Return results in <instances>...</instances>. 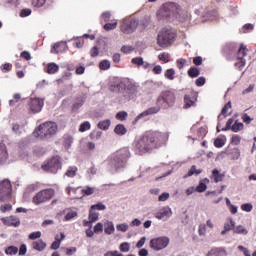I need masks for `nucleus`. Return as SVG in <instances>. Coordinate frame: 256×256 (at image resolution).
<instances>
[{"instance_id":"1","label":"nucleus","mask_w":256,"mask_h":256,"mask_svg":"<svg viewBox=\"0 0 256 256\" xmlns=\"http://www.w3.org/2000/svg\"><path fill=\"white\" fill-rule=\"evenodd\" d=\"M167 141H169V132H148L134 140L132 149L136 155H145L151 153L153 149L167 145Z\"/></svg>"},{"instance_id":"2","label":"nucleus","mask_w":256,"mask_h":256,"mask_svg":"<svg viewBox=\"0 0 256 256\" xmlns=\"http://www.w3.org/2000/svg\"><path fill=\"white\" fill-rule=\"evenodd\" d=\"M158 19H178L181 23L187 21V14L174 2H166L157 12Z\"/></svg>"},{"instance_id":"3","label":"nucleus","mask_w":256,"mask_h":256,"mask_svg":"<svg viewBox=\"0 0 256 256\" xmlns=\"http://www.w3.org/2000/svg\"><path fill=\"white\" fill-rule=\"evenodd\" d=\"M130 157L131 151L129 148H121L109 156L108 165L113 171H121V169L127 167V161H129Z\"/></svg>"},{"instance_id":"4","label":"nucleus","mask_w":256,"mask_h":256,"mask_svg":"<svg viewBox=\"0 0 256 256\" xmlns=\"http://www.w3.org/2000/svg\"><path fill=\"white\" fill-rule=\"evenodd\" d=\"M57 133V123L53 121L44 122L33 132L34 137L45 141L51 139L53 135Z\"/></svg>"},{"instance_id":"5","label":"nucleus","mask_w":256,"mask_h":256,"mask_svg":"<svg viewBox=\"0 0 256 256\" xmlns=\"http://www.w3.org/2000/svg\"><path fill=\"white\" fill-rule=\"evenodd\" d=\"M137 27H139V20L128 17L120 21L119 29L124 35H132L137 31Z\"/></svg>"},{"instance_id":"6","label":"nucleus","mask_w":256,"mask_h":256,"mask_svg":"<svg viewBox=\"0 0 256 256\" xmlns=\"http://www.w3.org/2000/svg\"><path fill=\"white\" fill-rule=\"evenodd\" d=\"M175 31L169 28H163L157 37V44L159 47H167V45H171L173 41H175Z\"/></svg>"},{"instance_id":"7","label":"nucleus","mask_w":256,"mask_h":256,"mask_svg":"<svg viewBox=\"0 0 256 256\" xmlns=\"http://www.w3.org/2000/svg\"><path fill=\"white\" fill-rule=\"evenodd\" d=\"M43 171H46L47 173H57L59 169H61V158L59 156H54L44 162L42 165Z\"/></svg>"},{"instance_id":"8","label":"nucleus","mask_w":256,"mask_h":256,"mask_svg":"<svg viewBox=\"0 0 256 256\" xmlns=\"http://www.w3.org/2000/svg\"><path fill=\"white\" fill-rule=\"evenodd\" d=\"M158 105L167 109V107H171L173 103H175V92L172 91H164L157 99Z\"/></svg>"},{"instance_id":"9","label":"nucleus","mask_w":256,"mask_h":256,"mask_svg":"<svg viewBox=\"0 0 256 256\" xmlns=\"http://www.w3.org/2000/svg\"><path fill=\"white\" fill-rule=\"evenodd\" d=\"M54 196H55V190L44 189L38 192L33 197V203H35V205H41V203H46V201H50V199H53Z\"/></svg>"},{"instance_id":"10","label":"nucleus","mask_w":256,"mask_h":256,"mask_svg":"<svg viewBox=\"0 0 256 256\" xmlns=\"http://www.w3.org/2000/svg\"><path fill=\"white\" fill-rule=\"evenodd\" d=\"M170 239L167 236H161L158 238H153L150 241V247L154 251H163V249L169 246Z\"/></svg>"},{"instance_id":"11","label":"nucleus","mask_w":256,"mask_h":256,"mask_svg":"<svg viewBox=\"0 0 256 256\" xmlns=\"http://www.w3.org/2000/svg\"><path fill=\"white\" fill-rule=\"evenodd\" d=\"M11 195V182L9 180L0 181V203H4Z\"/></svg>"},{"instance_id":"12","label":"nucleus","mask_w":256,"mask_h":256,"mask_svg":"<svg viewBox=\"0 0 256 256\" xmlns=\"http://www.w3.org/2000/svg\"><path fill=\"white\" fill-rule=\"evenodd\" d=\"M191 132L196 134L194 135V137L188 136V139H192V141H201V139H203V137H205V135H207V128L205 127H201L198 128L197 125H194L191 128Z\"/></svg>"},{"instance_id":"13","label":"nucleus","mask_w":256,"mask_h":256,"mask_svg":"<svg viewBox=\"0 0 256 256\" xmlns=\"http://www.w3.org/2000/svg\"><path fill=\"white\" fill-rule=\"evenodd\" d=\"M43 105H45L44 100L41 98H31L29 102L30 111L32 113H39L41 109H43Z\"/></svg>"},{"instance_id":"14","label":"nucleus","mask_w":256,"mask_h":256,"mask_svg":"<svg viewBox=\"0 0 256 256\" xmlns=\"http://www.w3.org/2000/svg\"><path fill=\"white\" fill-rule=\"evenodd\" d=\"M173 215V211L168 206L161 208L158 212L155 214V218L159 220L169 219Z\"/></svg>"},{"instance_id":"15","label":"nucleus","mask_w":256,"mask_h":256,"mask_svg":"<svg viewBox=\"0 0 256 256\" xmlns=\"http://www.w3.org/2000/svg\"><path fill=\"white\" fill-rule=\"evenodd\" d=\"M195 103H197V95L196 94H186L184 96V109H189L194 107Z\"/></svg>"},{"instance_id":"16","label":"nucleus","mask_w":256,"mask_h":256,"mask_svg":"<svg viewBox=\"0 0 256 256\" xmlns=\"http://www.w3.org/2000/svg\"><path fill=\"white\" fill-rule=\"evenodd\" d=\"M4 225L8 227H19L21 225V220L17 216H10L6 218H2Z\"/></svg>"},{"instance_id":"17","label":"nucleus","mask_w":256,"mask_h":256,"mask_svg":"<svg viewBox=\"0 0 256 256\" xmlns=\"http://www.w3.org/2000/svg\"><path fill=\"white\" fill-rule=\"evenodd\" d=\"M159 107H151L148 108L147 110L143 111L142 113H140L136 118H135V123H137V121L145 118V117H149V115H155V113H159Z\"/></svg>"},{"instance_id":"18","label":"nucleus","mask_w":256,"mask_h":256,"mask_svg":"<svg viewBox=\"0 0 256 256\" xmlns=\"http://www.w3.org/2000/svg\"><path fill=\"white\" fill-rule=\"evenodd\" d=\"M124 97L126 101H131L137 97V88L134 85H129L125 89Z\"/></svg>"},{"instance_id":"19","label":"nucleus","mask_w":256,"mask_h":256,"mask_svg":"<svg viewBox=\"0 0 256 256\" xmlns=\"http://www.w3.org/2000/svg\"><path fill=\"white\" fill-rule=\"evenodd\" d=\"M67 49V42H58L53 44L50 53H65Z\"/></svg>"},{"instance_id":"20","label":"nucleus","mask_w":256,"mask_h":256,"mask_svg":"<svg viewBox=\"0 0 256 256\" xmlns=\"http://www.w3.org/2000/svg\"><path fill=\"white\" fill-rule=\"evenodd\" d=\"M93 193H95V188L87 186L80 190V195L73 196V199H83L85 195H93Z\"/></svg>"},{"instance_id":"21","label":"nucleus","mask_w":256,"mask_h":256,"mask_svg":"<svg viewBox=\"0 0 256 256\" xmlns=\"http://www.w3.org/2000/svg\"><path fill=\"white\" fill-rule=\"evenodd\" d=\"M47 247V243H45L43 240H37V241H33L32 242V248L35 250V251H45Z\"/></svg>"},{"instance_id":"22","label":"nucleus","mask_w":256,"mask_h":256,"mask_svg":"<svg viewBox=\"0 0 256 256\" xmlns=\"http://www.w3.org/2000/svg\"><path fill=\"white\" fill-rule=\"evenodd\" d=\"M104 227V233H106V235H113V233H115V225L112 221H106Z\"/></svg>"},{"instance_id":"23","label":"nucleus","mask_w":256,"mask_h":256,"mask_svg":"<svg viewBox=\"0 0 256 256\" xmlns=\"http://www.w3.org/2000/svg\"><path fill=\"white\" fill-rule=\"evenodd\" d=\"M203 173L202 169H197V166L193 165L187 174L184 175V179H187V177H193V175H201Z\"/></svg>"},{"instance_id":"24","label":"nucleus","mask_w":256,"mask_h":256,"mask_svg":"<svg viewBox=\"0 0 256 256\" xmlns=\"http://www.w3.org/2000/svg\"><path fill=\"white\" fill-rule=\"evenodd\" d=\"M59 71V65L56 63H49L46 68V73L49 75H55Z\"/></svg>"},{"instance_id":"25","label":"nucleus","mask_w":256,"mask_h":256,"mask_svg":"<svg viewBox=\"0 0 256 256\" xmlns=\"http://www.w3.org/2000/svg\"><path fill=\"white\" fill-rule=\"evenodd\" d=\"M208 256H227V251H225L223 248L212 249L208 253Z\"/></svg>"},{"instance_id":"26","label":"nucleus","mask_w":256,"mask_h":256,"mask_svg":"<svg viewBox=\"0 0 256 256\" xmlns=\"http://www.w3.org/2000/svg\"><path fill=\"white\" fill-rule=\"evenodd\" d=\"M233 233H236V235H248L249 230H247L243 225H237L234 226Z\"/></svg>"},{"instance_id":"27","label":"nucleus","mask_w":256,"mask_h":256,"mask_svg":"<svg viewBox=\"0 0 256 256\" xmlns=\"http://www.w3.org/2000/svg\"><path fill=\"white\" fill-rule=\"evenodd\" d=\"M7 157V147H5V144H0V163H5Z\"/></svg>"},{"instance_id":"28","label":"nucleus","mask_w":256,"mask_h":256,"mask_svg":"<svg viewBox=\"0 0 256 256\" xmlns=\"http://www.w3.org/2000/svg\"><path fill=\"white\" fill-rule=\"evenodd\" d=\"M224 229L225 231H233L235 229V221H233V218L226 219Z\"/></svg>"},{"instance_id":"29","label":"nucleus","mask_w":256,"mask_h":256,"mask_svg":"<svg viewBox=\"0 0 256 256\" xmlns=\"http://www.w3.org/2000/svg\"><path fill=\"white\" fill-rule=\"evenodd\" d=\"M64 213H65L64 221H71V219H75V217H77V212L70 209H65Z\"/></svg>"},{"instance_id":"30","label":"nucleus","mask_w":256,"mask_h":256,"mask_svg":"<svg viewBox=\"0 0 256 256\" xmlns=\"http://www.w3.org/2000/svg\"><path fill=\"white\" fill-rule=\"evenodd\" d=\"M109 127H111L110 119L102 120L98 123V129H102V131L109 130Z\"/></svg>"},{"instance_id":"31","label":"nucleus","mask_w":256,"mask_h":256,"mask_svg":"<svg viewBox=\"0 0 256 256\" xmlns=\"http://www.w3.org/2000/svg\"><path fill=\"white\" fill-rule=\"evenodd\" d=\"M114 133H116V135L123 136L127 133V128H125V125L123 124H118L114 128Z\"/></svg>"},{"instance_id":"32","label":"nucleus","mask_w":256,"mask_h":256,"mask_svg":"<svg viewBox=\"0 0 256 256\" xmlns=\"http://www.w3.org/2000/svg\"><path fill=\"white\" fill-rule=\"evenodd\" d=\"M229 109H231V102H228L222 109V115L218 116V121H221L222 119H225L227 115H229Z\"/></svg>"},{"instance_id":"33","label":"nucleus","mask_w":256,"mask_h":256,"mask_svg":"<svg viewBox=\"0 0 256 256\" xmlns=\"http://www.w3.org/2000/svg\"><path fill=\"white\" fill-rule=\"evenodd\" d=\"M99 69L101 71H109V69H111V61H109V60H102L99 63Z\"/></svg>"},{"instance_id":"34","label":"nucleus","mask_w":256,"mask_h":256,"mask_svg":"<svg viewBox=\"0 0 256 256\" xmlns=\"http://www.w3.org/2000/svg\"><path fill=\"white\" fill-rule=\"evenodd\" d=\"M212 177L215 181V183H219L220 181H223V174L219 173V170L214 169L212 171Z\"/></svg>"},{"instance_id":"35","label":"nucleus","mask_w":256,"mask_h":256,"mask_svg":"<svg viewBox=\"0 0 256 256\" xmlns=\"http://www.w3.org/2000/svg\"><path fill=\"white\" fill-rule=\"evenodd\" d=\"M88 219L89 221L95 223V221L99 220V213L95 212L94 209L90 208Z\"/></svg>"},{"instance_id":"36","label":"nucleus","mask_w":256,"mask_h":256,"mask_svg":"<svg viewBox=\"0 0 256 256\" xmlns=\"http://www.w3.org/2000/svg\"><path fill=\"white\" fill-rule=\"evenodd\" d=\"M245 55H247V49L241 44L238 48L237 59H244Z\"/></svg>"},{"instance_id":"37","label":"nucleus","mask_w":256,"mask_h":256,"mask_svg":"<svg viewBox=\"0 0 256 256\" xmlns=\"http://www.w3.org/2000/svg\"><path fill=\"white\" fill-rule=\"evenodd\" d=\"M243 123L239 122V120H236L235 123L232 125V131L234 133H239V131H243Z\"/></svg>"},{"instance_id":"38","label":"nucleus","mask_w":256,"mask_h":256,"mask_svg":"<svg viewBox=\"0 0 256 256\" xmlns=\"http://www.w3.org/2000/svg\"><path fill=\"white\" fill-rule=\"evenodd\" d=\"M164 76L169 81H173V79H175V69L170 68V69L166 70V72L164 73Z\"/></svg>"},{"instance_id":"39","label":"nucleus","mask_w":256,"mask_h":256,"mask_svg":"<svg viewBox=\"0 0 256 256\" xmlns=\"http://www.w3.org/2000/svg\"><path fill=\"white\" fill-rule=\"evenodd\" d=\"M6 255H17L19 253V248L16 246H9L5 249Z\"/></svg>"},{"instance_id":"40","label":"nucleus","mask_w":256,"mask_h":256,"mask_svg":"<svg viewBox=\"0 0 256 256\" xmlns=\"http://www.w3.org/2000/svg\"><path fill=\"white\" fill-rule=\"evenodd\" d=\"M66 193L67 195H77L78 193H81V188H73L71 186L66 187Z\"/></svg>"},{"instance_id":"41","label":"nucleus","mask_w":256,"mask_h":256,"mask_svg":"<svg viewBox=\"0 0 256 256\" xmlns=\"http://www.w3.org/2000/svg\"><path fill=\"white\" fill-rule=\"evenodd\" d=\"M91 209H93L94 211H105V209H107V206H105V204L99 202L97 204L92 205Z\"/></svg>"},{"instance_id":"42","label":"nucleus","mask_w":256,"mask_h":256,"mask_svg":"<svg viewBox=\"0 0 256 256\" xmlns=\"http://www.w3.org/2000/svg\"><path fill=\"white\" fill-rule=\"evenodd\" d=\"M188 75H189V77H192V78L199 77L200 71L195 67H191L188 70Z\"/></svg>"},{"instance_id":"43","label":"nucleus","mask_w":256,"mask_h":256,"mask_svg":"<svg viewBox=\"0 0 256 256\" xmlns=\"http://www.w3.org/2000/svg\"><path fill=\"white\" fill-rule=\"evenodd\" d=\"M89 129H91V123H89V121H85L80 125L79 131L81 133H85V131H89Z\"/></svg>"},{"instance_id":"44","label":"nucleus","mask_w":256,"mask_h":256,"mask_svg":"<svg viewBox=\"0 0 256 256\" xmlns=\"http://www.w3.org/2000/svg\"><path fill=\"white\" fill-rule=\"evenodd\" d=\"M117 231H121L122 233H126V231H129V224L127 223H122L116 225Z\"/></svg>"},{"instance_id":"45","label":"nucleus","mask_w":256,"mask_h":256,"mask_svg":"<svg viewBox=\"0 0 256 256\" xmlns=\"http://www.w3.org/2000/svg\"><path fill=\"white\" fill-rule=\"evenodd\" d=\"M119 249L122 253H129V249H131V246L129 245V242H123L122 244H120Z\"/></svg>"},{"instance_id":"46","label":"nucleus","mask_w":256,"mask_h":256,"mask_svg":"<svg viewBox=\"0 0 256 256\" xmlns=\"http://www.w3.org/2000/svg\"><path fill=\"white\" fill-rule=\"evenodd\" d=\"M117 21L113 22V23H107L104 25V29L105 31H113L114 29H117Z\"/></svg>"},{"instance_id":"47","label":"nucleus","mask_w":256,"mask_h":256,"mask_svg":"<svg viewBox=\"0 0 256 256\" xmlns=\"http://www.w3.org/2000/svg\"><path fill=\"white\" fill-rule=\"evenodd\" d=\"M95 175H97V168L92 166L87 170V177L88 179H92Z\"/></svg>"},{"instance_id":"48","label":"nucleus","mask_w":256,"mask_h":256,"mask_svg":"<svg viewBox=\"0 0 256 256\" xmlns=\"http://www.w3.org/2000/svg\"><path fill=\"white\" fill-rule=\"evenodd\" d=\"M242 211H245L246 213H251L253 211V204L251 203H245L241 205Z\"/></svg>"},{"instance_id":"49","label":"nucleus","mask_w":256,"mask_h":256,"mask_svg":"<svg viewBox=\"0 0 256 256\" xmlns=\"http://www.w3.org/2000/svg\"><path fill=\"white\" fill-rule=\"evenodd\" d=\"M66 177H75V175H77V167H70L66 173H65Z\"/></svg>"},{"instance_id":"50","label":"nucleus","mask_w":256,"mask_h":256,"mask_svg":"<svg viewBox=\"0 0 256 256\" xmlns=\"http://www.w3.org/2000/svg\"><path fill=\"white\" fill-rule=\"evenodd\" d=\"M21 99V94L16 93L13 96V99L9 101L10 107H13L16 103H19V100Z\"/></svg>"},{"instance_id":"51","label":"nucleus","mask_w":256,"mask_h":256,"mask_svg":"<svg viewBox=\"0 0 256 256\" xmlns=\"http://www.w3.org/2000/svg\"><path fill=\"white\" fill-rule=\"evenodd\" d=\"M28 239H30L31 241H35V239H41V231L30 233Z\"/></svg>"},{"instance_id":"52","label":"nucleus","mask_w":256,"mask_h":256,"mask_svg":"<svg viewBox=\"0 0 256 256\" xmlns=\"http://www.w3.org/2000/svg\"><path fill=\"white\" fill-rule=\"evenodd\" d=\"M145 60H143V57H135L131 60V63H133V65H137L138 67L143 66V62Z\"/></svg>"},{"instance_id":"53","label":"nucleus","mask_w":256,"mask_h":256,"mask_svg":"<svg viewBox=\"0 0 256 256\" xmlns=\"http://www.w3.org/2000/svg\"><path fill=\"white\" fill-rule=\"evenodd\" d=\"M127 115V112L120 111L116 114V119H118V121H125V119H127Z\"/></svg>"},{"instance_id":"54","label":"nucleus","mask_w":256,"mask_h":256,"mask_svg":"<svg viewBox=\"0 0 256 256\" xmlns=\"http://www.w3.org/2000/svg\"><path fill=\"white\" fill-rule=\"evenodd\" d=\"M255 91V84H250L246 89L242 91V95H249V93H253Z\"/></svg>"},{"instance_id":"55","label":"nucleus","mask_w":256,"mask_h":256,"mask_svg":"<svg viewBox=\"0 0 256 256\" xmlns=\"http://www.w3.org/2000/svg\"><path fill=\"white\" fill-rule=\"evenodd\" d=\"M198 193H203L207 191V185L203 182H200L199 185L195 188Z\"/></svg>"},{"instance_id":"56","label":"nucleus","mask_w":256,"mask_h":256,"mask_svg":"<svg viewBox=\"0 0 256 256\" xmlns=\"http://www.w3.org/2000/svg\"><path fill=\"white\" fill-rule=\"evenodd\" d=\"M47 3V0H32L33 7H43Z\"/></svg>"},{"instance_id":"57","label":"nucleus","mask_w":256,"mask_h":256,"mask_svg":"<svg viewBox=\"0 0 256 256\" xmlns=\"http://www.w3.org/2000/svg\"><path fill=\"white\" fill-rule=\"evenodd\" d=\"M234 121H235V120L232 119V118L228 119V121H227V123H226V127L222 128L221 130H222V131H229V129H232V127H233V122H234Z\"/></svg>"},{"instance_id":"58","label":"nucleus","mask_w":256,"mask_h":256,"mask_svg":"<svg viewBox=\"0 0 256 256\" xmlns=\"http://www.w3.org/2000/svg\"><path fill=\"white\" fill-rule=\"evenodd\" d=\"M12 131L13 133H15L16 135H21L22 131H21V126L19 124H13L12 125Z\"/></svg>"},{"instance_id":"59","label":"nucleus","mask_w":256,"mask_h":256,"mask_svg":"<svg viewBox=\"0 0 256 256\" xmlns=\"http://www.w3.org/2000/svg\"><path fill=\"white\" fill-rule=\"evenodd\" d=\"M101 135H103V132H101V131H93V132L90 134V138H91V139L99 140V138L101 137Z\"/></svg>"},{"instance_id":"60","label":"nucleus","mask_w":256,"mask_h":256,"mask_svg":"<svg viewBox=\"0 0 256 256\" xmlns=\"http://www.w3.org/2000/svg\"><path fill=\"white\" fill-rule=\"evenodd\" d=\"M158 59L160 61H164V63H169V54L168 53H162L158 56Z\"/></svg>"},{"instance_id":"61","label":"nucleus","mask_w":256,"mask_h":256,"mask_svg":"<svg viewBox=\"0 0 256 256\" xmlns=\"http://www.w3.org/2000/svg\"><path fill=\"white\" fill-rule=\"evenodd\" d=\"M197 87H203L205 85V77L201 76L195 81Z\"/></svg>"},{"instance_id":"62","label":"nucleus","mask_w":256,"mask_h":256,"mask_svg":"<svg viewBox=\"0 0 256 256\" xmlns=\"http://www.w3.org/2000/svg\"><path fill=\"white\" fill-rule=\"evenodd\" d=\"M29 15H31V9L29 8L22 9L20 12L21 17H29Z\"/></svg>"},{"instance_id":"63","label":"nucleus","mask_w":256,"mask_h":256,"mask_svg":"<svg viewBox=\"0 0 256 256\" xmlns=\"http://www.w3.org/2000/svg\"><path fill=\"white\" fill-rule=\"evenodd\" d=\"M135 48L133 46H122L121 51L122 53H131V51H134Z\"/></svg>"},{"instance_id":"64","label":"nucleus","mask_w":256,"mask_h":256,"mask_svg":"<svg viewBox=\"0 0 256 256\" xmlns=\"http://www.w3.org/2000/svg\"><path fill=\"white\" fill-rule=\"evenodd\" d=\"M239 251H242L244 253V256H251V252L249 249L245 248L244 246H238Z\"/></svg>"}]
</instances>
